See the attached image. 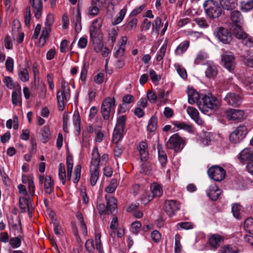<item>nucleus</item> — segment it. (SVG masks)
<instances>
[{
	"label": "nucleus",
	"instance_id": "1",
	"mask_svg": "<svg viewBox=\"0 0 253 253\" xmlns=\"http://www.w3.org/2000/svg\"><path fill=\"white\" fill-rule=\"evenodd\" d=\"M199 109L204 113H207L217 109L219 106V101L214 96L209 94L204 95L198 102Z\"/></svg>",
	"mask_w": 253,
	"mask_h": 253
},
{
	"label": "nucleus",
	"instance_id": "2",
	"mask_svg": "<svg viewBox=\"0 0 253 253\" xmlns=\"http://www.w3.org/2000/svg\"><path fill=\"white\" fill-rule=\"evenodd\" d=\"M70 88L69 84L66 82H63L60 89L57 92V99L58 104V109L63 111L65 107V103L70 98Z\"/></svg>",
	"mask_w": 253,
	"mask_h": 253
},
{
	"label": "nucleus",
	"instance_id": "3",
	"mask_svg": "<svg viewBox=\"0 0 253 253\" xmlns=\"http://www.w3.org/2000/svg\"><path fill=\"white\" fill-rule=\"evenodd\" d=\"M66 165L67 173L66 174L65 166L63 164L60 163L58 167V176L60 180L63 184L66 183V177L70 181L72 174L73 167V159L72 156L68 155L66 157Z\"/></svg>",
	"mask_w": 253,
	"mask_h": 253
},
{
	"label": "nucleus",
	"instance_id": "4",
	"mask_svg": "<svg viewBox=\"0 0 253 253\" xmlns=\"http://www.w3.org/2000/svg\"><path fill=\"white\" fill-rule=\"evenodd\" d=\"M204 7L208 16L211 19L218 18L222 13V7L213 0L206 1L204 3Z\"/></svg>",
	"mask_w": 253,
	"mask_h": 253
},
{
	"label": "nucleus",
	"instance_id": "5",
	"mask_svg": "<svg viewBox=\"0 0 253 253\" xmlns=\"http://www.w3.org/2000/svg\"><path fill=\"white\" fill-rule=\"evenodd\" d=\"M126 118L125 115H122L118 117L113 134L112 141L114 143L118 144L119 142L122 139L126 127Z\"/></svg>",
	"mask_w": 253,
	"mask_h": 253
},
{
	"label": "nucleus",
	"instance_id": "6",
	"mask_svg": "<svg viewBox=\"0 0 253 253\" xmlns=\"http://www.w3.org/2000/svg\"><path fill=\"white\" fill-rule=\"evenodd\" d=\"M231 19L234 24L233 33L238 39H244L247 37V34L243 31L240 26L242 20V15L239 11L235 10L231 13Z\"/></svg>",
	"mask_w": 253,
	"mask_h": 253
},
{
	"label": "nucleus",
	"instance_id": "7",
	"mask_svg": "<svg viewBox=\"0 0 253 253\" xmlns=\"http://www.w3.org/2000/svg\"><path fill=\"white\" fill-rule=\"evenodd\" d=\"M115 100L111 97H106L102 102L100 112L103 118L108 120L115 113Z\"/></svg>",
	"mask_w": 253,
	"mask_h": 253
},
{
	"label": "nucleus",
	"instance_id": "8",
	"mask_svg": "<svg viewBox=\"0 0 253 253\" xmlns=\"http://www.w3.org/2000/svg\"><path fill=\"white\" fill-rule=\"evenodd\" d=\"M97 151H95L92 154L90 165V182L92 186H94L98 179L99 174V169L98 168V157Z\"/></svg>",
	"mask_w": 253,
	"mask_h": 253
},
{
	"label": "nucleus",
	"instance_id": "9",
	"mask_svg": "<svg viewBox=\"0 0 253 253\" xmlns=\"http://www.w3.org/2000/svg\"><path fill=\"white\" fill-rule=\"evenodd\" d=\"M106 207L104 204H100L98 209L101 213L105 214H113L117 211V200L113 197L106 195Z\"/></svg>",
	"mask_w": 253,
	"mask_h": 253
},
{
	"label": "nucleus",
	"instance_id": "10",
	"mask_svg": "<svg viewBox=\"0 0 253 253\" xmlns=\"http://www.w3.org/2000/svg\"><path fill=\"white\" fill-rule=\"evenodd\" d=\"M184 146V141L177 133L173 134L168 141L166 146L168 149H173L175 152L180 151Z\"/></svg>",
	"mask_w": 253,
	"mask_h": 253
},
{
	"label": "nucleus",
	"instance_id": "11",
	"mask_svg": "<svg viewBox=\"0 0 253 253\" xmlns=\"http://www.w3.org/2000/svg\"><path fill=\"white\" fill-rule=\"evenodd\" d=\"M208 173L211 178L216 181H222L225 176V170L218 166H213L210 168Z\"/></svg>",
	"mask_w": 253,
	"mask_h": 253
},
{
	"label": "nucleus",
	"instance_id": "12",
	"mask_svg": "<svg viewBox=\"0 0 253 253\" xmlns=\"http://www.w3.org/2000/svg\"><path fill=\"white\" fill-rule=\"evenodd\" d=\"M221 64L228 71H233L236 66L235 56L231 53L223 54L221 56Z\"/></svg>",
	"mask_w": 253,
	"mask_h": 253
},
{
	"label": "nucleus",
	"instance_id": "13",
	"mask_svg": "<svg viewBox=\"0 0 253 253\" xmlns=\"http://www.w3.org/2000/svg\"><path fill=\"white\" fill-rule=\"evenodd\" d=\"M40 184H43L44 190L47 194H51L54 189V183L53 180L49 175L44 176L43 174H40L38 177Z\"/></svg>",
	"mask_w": 253,
	"mask_h": 253
},
{
	"label": "nucleus",
	"instance_id": "14",
	"mask_svg": "<svg viewBox=\"0 0 253 253\" xmlns=\"http://www.w3.org/2000/svg\"><path fill=\"white\" fill-rule=\"evenodd\" d=\"M102 21L101 17H98L92 22L90 27V42L92 43L95 44V39H96L97 36L99 34L100 29L102 26Z\"/></svg>",
	"mask_w": 253,
	"mask_h": 253
},
{
	"label": "nucleus",
	"instance_id": "15",
	"mask_svg": "<svg viewBox=\"0 0 253 253\" xmlns=\"http://www.w3.org/2000/svg\"><path fill=\"white\" fill-rule=\"evenodd\" d=\"M215 36L223 43H229L232 41V36L227 30L223 28H218L214 31Z\"/></svg>",
	"mask_w": 253,
	"mask_h": 253
},
{
	"label": "nucleus",
	"instance_id": "16",
	"mask_svg": "<svg viewBox=\"0 0 253 253\" xmlns=\"http://www.w3.org/2000/svg\"><path fill=\"white\" fill-rule=\"evenodd\" d=\"M179 209V204L175 200H166L165 202V211L170 216H172Z\"/></svg>",
	"mask_w": 253,
	"mask_h": 253
},
{
	"label": "nucleus",
	"instance_id": "17",
	"mask_svg": "<svg viewBox=\"0 0 253 253\" xmlns=\"http://www.w3.org/2000/svg\"><path fill=\"white\" fill-rule=\"evenodd\" d=\"M224 100L229 105L235 107L239 106L242 102L241 96L234 92L227 93L224 98Z\"/></svg>",
	"mask_w": 253,
	"mask_h": 253
},
{
	"label": "nucleus",
	"instance_id": "18",
	"mask_svg": "<svg viewBox=\"0 0 253 253\" xmlns=\"http://www.w3.org/2000/svg\"><path fill=\"white\" fill-rule=\"evenodd\" d=\"M103 1L100 0H92L91 5L88 8V15L94 17L100 12L99 7L103 4Z\"/></svg>",
	"mask_w": 253,
	"mask_h": 253
},
{
	"label": "nucleus",
	"instance_id": "19",
	"mask_svg": "<svg viewBox=\"0 0 253 253\" xmlns=\"http://www.w3.org/2000/svg\"><path fill=\"white\" fill-rule=\"evenodd\" d=\"M239 159L242 163L250 162L253 161V150L251 148H245L239 154Z\"/></svg>",
	"mask_w": 253,
	"mask_h": 253
},
{
	"label": "nucleus",
	"instance_id": "20",
	"mask_svg": "<svg viewBox=\"0 0 253 253\" xmlns=\"http://www.w3.org/2000/svg\"><path fill=\"white\" fill-rule=\"evenodd\" d=\"M244 115V112L242 110L230 109L227 110L226 115L229 120L236 121L241 120Z\"/></svg>",
	"mask_w": 253,
	"mask_h": 253
},
{
	"label": "nucleus",
	"instance_id": "21",
	"mask_svg": "<svg viewBox=\"0 0 253 253\" xmlns=\"http://www.w3.org/2000/svg\"><path fill=\"white\" fill-rule=\"evenodd\" d=\"M139 151L140 159L142 161L145 162L149 157L148 152V145L144 141L140 142L137 146Z\"/></svg>",
	"mask_w": 253,
	"mask_h": 253
},
{
	"label": "nucleus",
	"instance_id": "22",
	"mask_svg": "<svg viewBox=\"0 0 253 253\" xmlns=\"http://www.w3.org/2000/svg\"><path fill=\"white\" fill-rule=\"evenodd\" d=\"M221 193V190L214 184L211 185L207 191L208 196L212 201L217 200Z\"/></svg>",
	"mask_w": 253,
	"mask_h": 253
},
{
	"label": "nucleus",
	"instance_id": "23",
	"mask_svg": "<svg viewBox=\"0 0 253 253\" xmlns=\"http://www.w3.org/2000/svg\"><path fill=\"white\" fill-rule=\"evenodd\" d=\"M19 207L22 212L28 211L29 215H32L31 211V200L27 199L26 198L23 197L19 198Z\"/></svg>",
	"mask_w": 253,
	"mask_h": 253
},
{
	"label": "nucleus",
	"instance_id": "24",
	"mask_svg": "<svg viewBox=\"0 0 253 253\" xmlns=\"http://www.w3.org/2000/svg\"><path fill=\"white\" fill-rule=\"evenodd\" d=\"M20 28V24L18 20H14L13 22L12 28V34L13 35V38L15 40V36L18 35L19 36V42H23L24 39V33H20L19 29Z\"/></svg>",
	"mask_w": 253,
	"mask_h": 253
},
{
	"label": "nucleus",
	"instance_id": "25",
	"mask_svg": "<svg viewBox=\"0 0 253 253\" xmlns=\"http://www.w3.org/2000/svg\"><path fill=\"white\" fill-rule=\"evenodd\" d=\"M217 73V69L214 64L211 62H208L207 64L205 74L207 78L213 79L216 76Z\"/></svg>",
	"mask_w": 253,
	"mask_h": 253
},
{
	"label": "nucleus",
	"instance_id": "26",
	"mask_svg": "<svg viewBox=\"0 0 253 253\" xmlns=\"http://www.w3.org/2000/svg\"><path fill=\"white\" fill-rule=\"evenodd\" d=\"M187 112L191 117V118L194 120L197 124L199 125L203 124V121L199 117V112L196 109L192 107H188L187 109Z\"/></svg>",
	"mask_w": 253,
	"mask_h": 253
},
{
	"label": "nucleus",
	"instance_id": "27",
	"mask_svg": "<svg viewBox=\"0 0 253 253\" xmlns=\"http://www.w3.org/2000/svg\"><path fill=\"white\" fill-rule=\"evenodd\" d=\"M187 94L188 96V102L190 104H193L195 102H198L200 100V95L193 88H188L187 90Z\"/></svg>",
	"mask_w": 253,
	"mask_h": 253
},
{
	"label": "nucleus",
	"instance_id": "28",
	"mask_svg": "<svg viewBox=\"0 0 253 253\" xmlns=\"http://www.w3.org/2000/svg\"><path fill=\"white\" fill-rule=\"evenodd\" d=\"M220 4L224 9L230 10L237 5V0H220Z\"/></svg>",
	"mask_w": 253,
	"mask_h": 253
},
{
	"label": "nucleus",
	"instance_id": "29",
	"mask_svg": "<svg viewBox=\"0 0 253 253\" xmlns=\"http://www.w3.org/2000/svg\"><path fill=\"white\" fill-rule=\"evenodd\" d=\"M222 241L223 239L221 236L217 234L212 235L209 239L210 245L213 249L217 248Z\"/></svg>",
	"mask_w": 253,
	"mask_h": 253
},
{
	"label": "nucleus",
	"instance_id": "30",
	"mask_svg": "<svg viewBox=\"0 0 253 253\" xmlns=\"http://www.w3.org/2000/svg\"><path fill=\"white\" fill-rule=\"evenodd\" d=\"M42 135V140L43 143H46L50 139L51 136V132L50 127L48 125L44 126L41 130Z\"/></svg>",
	"mask_w": 253,
	"mask_h": 253
},
{
	"label": "nucleus",
	"instance_id": "31",
	"mask_svg": "<svg viewBox=\"0 0 253 253\" xmlns=\"http://www.w3.org/2000/svg\"><path fill=\"white\" fill-rule=\"evenodd\" d=\"M159 160L162 166H165L167 162V156L163 150L162 145H158Z\"/></svg>",
	"mask_w": 253,
	"mask_h": 253
},
{
	"label": "nucleus",
	"instance_id": "32",
	"mask_svg": "<svg viewBox=\"0 0 253 253\" xmlns=\"http://www.w3.org/2000/svg\"><path fill=\"white\" fill-rule=\"evenodd\" d=\"M189 46V42L188 41H184L182 42L177 47L175 50V53L176 55H179L183 54L188 48Z\"/></svg>",
	"mask_w": 253,
	"mask_h": 253
},
{
	"label": "nucleus",
	"instance_id": "33",
	"mask_svg": "<svg viewBox=\"0 0 253 253\" xmlns=\"http://www.w3.org/2000/svg\"><path fill=\"white\" fill-rule=\"evenodd\" d=\"M137 19L136 18L130 17L128 19L127 23L124 25L125 29L126 31L132 30L136 27Z\"/></svg>",
	"mask_w": 253,
	"mask_h": 253
},
{
	"label": "nucleus",
	"instance_id": "34",
	"mask_svg": "<svg viewBox=\"0 0 253 253\" xmlns=\"http://www.w3.org/2000/svg\"><path fill=\"white\" fill-rule=\"evenodd\" d=\"M173 125L179 129H183L189 132H193L194 128L192 125L186 124L184 122H175Z\"/></svg>",
	"mask_w": 253,
	"mask_h": 253
},
{
	"label": "nucleus",
	"instance_id": "35",
	"mask_svg": "<svg viewBox=\"0 0 253 253\" xmlns=\"http://www.w3.org/2000/svg\"><path fill=\"white\" fill-rule=\"evenodd\" d=\"M157 118L153 116L150 118L148 126H147V129L150 132L155 131L157 127Z\"/></svg>",
	"mask_w": 253,
	"mask_h": 253
},
{
	"label": "nucleus",
	"instance_id": "36",
	"mask_svg": "<svg viewBox=\"0 0 253 253\" xmlns=\"http://www.w3.org/2000/svg\"><path fill=\"white\" fill-rule=\"evenodd\" d=\"M18 77L23 82L28 81L29 75L27 69L25 68H21L18 71Z\"/></svg>",
	"mask_w": 253,
	"mask_h": 253
},
{
	"label": "nucleus",
	"instance_id": "37",
	"mask_svg": "<svg viewBox=\"0 0 253 253\" xmlns=\"http://www.w3.org/2000/svg\"><path fill=\"white\" fill-rule=\"evenodd\" d=\"M12 102L14 105H21L22 99L20 91H14L12 92Z\"/></svg>",
	"mask_w": 253,
	"mask_h": 253
},
{
	"label": "nucleus",
	"instance_id": "38",
	"mask_svg": "<svg viewBox=\"0 0 253 253\" xmlns=\"http://www.w3.org/2000/svg\"><path fill=\"white\" fill-rule=\"evenodd\" d=\"M101 233L99 232L96 231L95 234V240L96 250L98 251L99 253H104L101 241Z\"/></svg>",
	"mask_w": 253,
	"mask_h": 253
},
{
	"label": "nucleus",
	"instance_id": "39",
	"mask_svg": "<svg viewBox=\"0 0 253 253\" xmlns=\"http://www.w3.org/2000/svg\"><path fill=\"white\" fill-rule=\"evenodd\" d=\"M163 25L162 20L159 17H156L152 24V32H155L158 35L160 32V27Z\"/></svg>",
	"mask_w": 253,
	"mask_h": 253
},
{
	"label": "nucleus",
	"instance_id": "40",
	"mask_svg": "<svg viewBox=\"0 0 253 253\" xmlns=\"http://www.w3.org/2000/svg\"><path fill=\"white\" fill-rule=\"evenodd\" d=\"M244 228L249 233L253 234V218L249 217L245 220Z\"/></svg>",
	"mask_w": 253,
	"mask_h": 253
},
{
	"label": "nucleus",
	"instance_id": "41",
	"mask_svg": "<svg viewBox=\"0 0 253 253\" xmlns=\"http://www.w3.org/2000/svg\"><path fill=\"white\" fill-rule=\"evenodd\" d=\"M73 121L78 131H80L81 118L78 110L75 111L73 116Z\"/></svg>",
	"mask_w": 253,
	"mask_h": 253
},
{
	"label": "nucleus",
	"instance_id": "42",
	"mask_svg": "<svg viewBox=\"0 0 253 253\" xmlns=\"http://www.w3.org/2000/svg\"><path fill=\"white\" fill-rule=\"evenodd\" d=\"M174 66L179 75L183 79H186L187 78L186 69L179 64H175Z\"/></svg>",
	"mask_w": 253,
	"mask_h": 253
},
{
	"label": "nucleus",
	"instance_id": "43",
	"mask_svg": "<svg viewBox=\"0 0 253 253\" xmlns=\"http://www.w3.org/2000/svg\"><path fill=\"white\" fill-rule=\"evenodd\" d=\"M126 12V7L121 9L119 12V15L112 21V24L116 25L121 23L124 19Z\"/></svg>",
	"mask_w": 253,
	"mask_h": 253
},
{
	"label": "nucleus",
	"instance_id": "44",
	"mask_svg": "<svg viewBox=\"0 0 253 253\" xmlns=\"http://www.w3.org/2000/svg\"><path fill=\"white\" fill-rule=\"evenodd\" d=\"M234 131L237 134V135L239 136V137L242 139H243L248 133L247 128L246 126L244 125L239 126Z\"/></svg>",
	"mask_w": 253,
	"mask_h": 253
},
{
	"label": "nucleus",
	"instance_id": "45",
	"mask_svg": "<svg viewBox=\"0 0 253 253\" xmlns=\"http://www.w3.org/2000/svg\"><path fill=\"white\" fill-rule=\"evenodd\" d=\"M151 193L154 197H160L163 193L161 186L155 184L151 187Z\"/></svg>",
	"mask_w": 253,
	"mask_h": 253
},
{
	"label": "nucleus",
	"instance_id": "46",
	"mask_svg": "<svg viewBox=\"0 0 253 253\" xmlns=\"http://www.w3.org/2000/svg\"><path fill=\"white\" fill-rule=\"evenodd\" d=\"M22 236L18 235L15 238H12L9 240V244L13 248H17L20 246Z\"/></svg>",
	"mask_w": 253,
	"mask_h": 253
},
{
	"label": "nucleus",
	"instance_id": "47",
	"mask_svg": "<svg viewBox=\"0 0 253 253\" xmlns=\"http://www.w3.org/2000/svg\"><path fill=\"white\" fill-rule=\"evenodd\" d=\"M167 47V43L165 42L158 51L156 56V60L158 61H160L163 59L166 52Z\"/></svg>",
	"mask_w": 253,
	"mask_h": 253
},
{
	"label": "nucleus",
	"instance_id": "48",
	"mask_svg": "<svg viewBox=\"0 0 253 253\" xmlns=\"http://www.w3.org/2000/svg\"><path fill=\"white\" fill-rule=\"evenodd\" d=\"M194 21L201 28H207L209 27V24L205 18H196L194 19Z\"/></svg>",
	"mask_w": 253,
	"mask_h": 253
},
{
	"label": "nucleus",
	"instance_id": "49",
	"mask_svg": "<svg viewBox=\"0 0 253 253\" xmlns=\"http://www.w3.org/2000/svg\"><path fill=\"white\" fill-rule=\"evenodd\" d=\"M81 165L79 164L75 167L74 175L75 177L73 179V181L74 183H77L81 177Z\"/></svg>",
	"mask_w": 253,
	"mask_h": 253
},
{
	"label": "nucleus",
	"instance_id": "50",
	"mask_svg": "<svg viewBox=\"0 0 253 253\" xmlns=\"http://www.w3.org/2000/svg\"><path fill=\"white\" fill-rule=\"evenodd\" d=\"M95 151H97V153L99 156L98 157L99 158L97 159L98 161V167L99 166V163L100 162H101L102 163H106L108 161V155L106 154H104L102 156L100 157V154L98 152V148L97 147H94V148L92 150V154H91L92 156V154H93V152Z\"/></svg>",
	"mask_w": 253,
	"mask_h": 253
},
{
	"label": "nucleus",
	"instance_id": "51",
	"mask_svg": "<svg viewBox=\"0 0 253 253\" xmlns=\"http://www.w3.org/2000/svg\"><path fill=\"white\" fill-rule=\"evenodd\" d=\"M117 187V180L113 179L111 180L110 183L106 188V191L108 193H113Z\"/></svg>",
	"mask_w": 253,
	"mask_h": 253
},
{
	"label": "nucleus",
	"instance_id": "52",
	"mask_svg": "<svg viewBox=\"0 0 253 253\" xmlns=\"http://www.w3.org/2000/svg\"><path fill=\"white\" fill-rule=\"evenodd\" d=\"M85 247L87 252L90 253H94L95 251V247L94 242L92 239L87 240L85 242Z\"/></svg>",
	"mask_w": 253,
	"mask_h": 253
},
{
	"label": "nucleus",
	"instance_id": "53",
	"mask_svg": "<svg viewBox=\"0 0 253 253\" xmlns=\"http://www.w3.org/2000/svg\"><path fill=\"white\" fill-rule=\"evenodd\" d=\"M141 223L139 221H135L131 223V231L135 234H137L140 231Z\"/></svg>",
	"mask_w": 253,
	"mask_h": 253
},
{
	"label": "nucleus",
	"instance_id": "54",
	"mask_svg": "<svg viewBox=\"0 0 253 253\" xmlns=\"http://www.w3.org/2000/svg\"><path fill=\"white\" fill-rule=\"evenodd\" d=\"M241 207L239 204H234L232 206V211L234 216L236 218H239Z\"/></svg>",
	"mask_w": 253,
	"mask_h": 253
},
{
	"label": "nucleus",
	"instance_id": "55",
	"mask_svg": "<svg viewBox=\"0 0 253 253\" xmlns=\"http://www.w3.org/2000/svg\"><path fill=\"white\" fill-rule=\"evenodd\" d=\"M218 253H238V250L230 246H225L221 248Z\"/></svg>",
	"mask_w": 253,
	"mask_h": 253
},
{
	"label": "nucleus",
	"instance_id": "56",
	"mask_svg": "<svg viewBox=\"0 0 253 253\" xmlns=\"http://www.w3.org/2000/svg\"><path fill=\"white\" fill-rule=\"evenodd\" d=\"M180 236L178 234H176L175 236V253H181V245L180 243Z\"/></svg>",
	"mask_w": 253,
	"mask_h": 253
},
{
	"label": "nucleus",
	"instance_id": "57",
	"mask_svg": "<svg viewBox=\"0 0 253 253\" xmlns=\"http://www.w3.org/2000/svg\"><path fill=\"white\" fill-rule=\"evenodd\" d=\"M94 45V49L96 52H99L102 50L103 44L100 39H95V44Z\"/></svg>",
	"mask_w": 253,
	"mask_h": 253
},
{
	"label": "nucleus",
	"instance_id": "58",
	"mask_svg": "<svg viewBox=\"0 0 253 253\" xmlns=\"http://www.w3.org/2000/svg\"><path fill=\"white\" fill-rule=\"evenodd\" d=\"M31 16V14L30 7V6H27L26 8V11L25 14V25L27 26H30Z\"/></svg>",
	"mask_w": 253,
	"mask_h": 253
},
{
	"label": "nucleus",
	"instance_id": "59",
	"mask_svg": "<svg viewBox=\"0 0 253 253\" xmlns=\"http://www.w3.org/2000/svg\"><path fill=\"white\" fill-rule=\"evenodd\" d=\"M13 60L10 58L8 57L5 62V67L7 71L10 72H12L13 71Z\"/></svg>",
	"mask_w": 253,
	"mask_h": 253
},
{
	"label": "nucleus",
	"instance_id": "60",
	"mask_svg": "<svg viewBox=\"0 0 253 253\" xmlns=\"http://www.w3.org/2000/svg\"><path fill=\"white\" fill-rule=\"evenodd\" d=\"M229 139L231 142L237 143L243 139L239 137V136L237 135V134L235 131H233L229 136Z\"/></svg>",
	"mask_w": 253,
	"mask_h": 253
},
{
	"label": "nucleus",
	"instance_id": "61",
	"mask_svg": "<svg viewBox=\"0 0 253 253\" xmlns=\"http://www.w3.org/2000/svg\"><path fill=\"white\" fill-rule=\"evenodd\" d=\"M147 98L148 100L152 103L156 102L157 99V95L155 92L153 91H149L147 92Z\"/></svg>",
	"mask_w": 253,
	"mask_h": 253
},
{
	"label": "nucleus",
	"instance_id": "62",
	"mask_svg": "<svg viewBox=\"0 0 253 253\" xmlns=\"http://www.w3.org/2000/svg\"><path fill=\"white\" fill-rule=\"evenodd\" d=\"M149 75L153 82H158L161 80V76L157 75L155 71L151 69L149 71Z\"/></svg>",
	"mask_w": 253,
	"mask_h": 253
},
{
	"label": "nucleus",
	"instance_id": "63",
	"mask_svg": "<svg viewBox=\"0 0 253 253\" xmlns=\"http://www.w3.org/2000/svg\"><path fill=\"white\" fill-rule=\"evenodd\" d=\"M207 56L205 53L200 52L197 54L195 59V63L196 64H199L201 63L205 59L207 58Z\"/></svg>",
	"mask_w": 253,
	"mask_h": 253
},
{
	"label": "nucleus",
	"instance_id": "64",
	"mask_svg": "<svg viewBox=\"0 0 253 253\" xmlns=\"http://www.w3.org/2000/svg\"><path fill=\"white\" fill-rule=\"evenodd\" d=\"M30 2L34 9L42 8V0H30Z\"/></svg>",
	"mask_w": 253,
	"mask_h": 253
}]
</instances>
